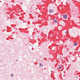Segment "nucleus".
I'll use <instances>...</instances> for the list:
<instances>
[{"label":"nucleus","mask_w":80,"mask_h":80,"mask_svg":"<svg viewBox=\"0 0 80 80\" xmlns=\"http://www.w3.org/2000/svg\"><path fill=\"white\" fill-rule=\"evenodd\" d=\"M63 18L64 19H67V14H64L63 15Z\"/></svg>","instance_id":"obj_1"},{"label":"nucleus","mask_w":80,"mask_h":80,"mask_svg":"<svg viewBox=\"0 0 80 80\" xmlns=\"http://www.w3.org/2000/svg\"><path fill=\"white\" fill-rule=\"evenodd\" d=\"M49 12L50 13H52V12H53V10L52 9H50L49 10Z\"/></svg>","instance_id":"obj_2"},{"label":"nucleus","mask_w":80,"mask_h":80,"mask_svg":"<svg viewBox=\"0 0 80 80\" xmlns=\"http://www.w3.org/2000/svg\"><path fill=\"white\" fill-rule=\"evenodd\" d=\"M78 43H73V46H77V45H78Z\"/></svg>","instance_id":"obj_3"},{"label":"nucleus","mask_w":80,"mask_h":80,"mask_svg":"<svg viewBox=\"0 0 80 80\" xmlns=\"http://www.w3.org/2000/svg\"><path fill=\"white\" fill-rule=\"evenodd\" d=\"M53 19L55 23H57V20H55V18H54Z\"/></svg>","instance_id":"obj_4"},{"label":"nucleus","mask_w":80,"mask_h":80,"mask_svg":"<svg viewBox=\"0 0 80 80\" xmlns=\"http://www.w3.org/2000/svg\"><path fill=\"white\" fill-rule=\"evenodd\" d=\"M59 69H61V68H62V67L60 66V65H59Z\"/></svg>","instance_id":"obj_5"},{"label":"nucleus","mask_w":80,"mask_h":80,"mask_svg":"<svg viewBox=\"0 0 80 80\" xmlns=\"http://www.w3.org/2000/svg\"><path fill=\"white\" fill-rule=\"evenodd\" d=\"M40 67H42L43 65H42V64L41 63H40Z\"/></svg>","instance_id":"obj_6"},{"label":"nucleus","mask_w":80,"mask_h":80,"mask_svg":"<svg viewBox=\"0 0 80 80\" xmlns=\"http://www.w3.org/2000/svg\"><path fill=\"white\" fill-rule=\"evenodd\" d=\"M11 77H13V74H11Z\"/></svg>","instance_id":"obj_7"},{"label":"nucleus","mask_w":80,"mask_h":80,"mask_svg":"<svg viewBox=\"0 0 80 80\" xmlns=\"http://www.w3.org/2000/svg\"><path fill=\"white\" fill-rule=\"evenodd\" d=\"M65 34H67L68 33V32L66 31L65 32Z\"/></svg>","instance_id":"obj_8"},{"label":"nucleus","mask_w":80,"mask_h":80,"mask_svg":"<svg viewBox=\"0 0 80 80\" xmlns=\"http://www.w3.org/2000/svg\"><path fill=\"white\" fill-rule=\"evenodd\" d=\"M77 34H78V32H77Z\"/></svg>","instance_id":"obj_9"},{"label":"nucleus","mask_w":80,"mask_h":80,"mask_svg":"<svg viewBox=\"0 0 80 80\" xmlns=\"http://www.w3.org/2000/svg\"><path fill=\"white\" fill-rule=\"evenodd\" d=\"M31 12H32V11H31Z\"/></svg>","instance_id":"obj_10"},{"label":"nucleus","mask_w":80,"mask_h":80,"mask_svg":"<svg viewBox=\"0 0 80 80\" xmlns=\"http://www.w3.org/2000/svg\"><path fill=\"white\" fill-rule=\"evenodd\" d=\"M16 61H17V60Z\"/></svg>","instance_id":"obj_11"}]
</instances>
